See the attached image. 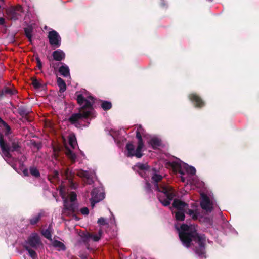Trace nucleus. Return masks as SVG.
<instances>
[{
  "label": "nucleus",
  "mask_w": 259,
  "mask_h": 259,
  "mask_svg": "<svg viewBox=\"0 0 259 259\" xmlns=\"http://www.w3.org/2000/svg\"><path fill=\"white\" fill-rule=\"evenodd\" d=\"M48 38L49 43L53 47L58 48L61 44V38L58 33L53 30L49 31Z\"/></svg>",
  "instance_id": "12"
},
{
  "label": "nucleus",
  "mask_w": 259,
  "mask_h": 259,
  "mask_svg": "<svg viewBox=\"0 0 259 259\" xmlns=\"http://www.w3.org/2000/svg\"><path fill=\"white\" fill-rule=\"evenodd\" d=\"M80 257L81 259H87V256L86 255H80Z\"/></svg>",
  "instance_id": "34"
},
{
  "label": "nucleus",
  "mask_w": 259,
  "mask_h": 259,
  "mask_svg": "<svg viewBox=\"0 0 259 259\" xmlns=\"http://www.w3.org/2000/svg\"><path fill=\"white\" fill-rule=\"evenodd\" d=\"M0 2H1V3H2H2H3V2H4V0H0Z\"/></svg>",
  "instance_id": "42"
},
{
  "label": "nucleus",
  "mask_w": 259,
  "mask_h": 259,
  "mask_svg": "<svg viewBox=\"0 0 259 259\" xmlns=\"http://www.w3.org/2000/svg\"><path fill=\"white\" fill-rule=\"evenodd\" d=\"M32 28L28 26L24 29L25 33L26 36L29 38V40H31L32 37Z\"/></svg>",
  "instance_id": "23"
},
{
  "label": "nucleus",
  "mask_w": 259,
  "mask_h": 259,
  "mask_svg": "<svg viewBox=\"0 0 259 259\" xmlns=\"http://www.w3.org/2000/svg\"><path fill=\"white\" fill-rule=\"evenodd\" d=\"M145 189L147 192L151 190V185L149 182H146Z\"/></svg>",
  "instance_id": "32"
},
{
  "label": "nucleus",
  "mask_w": 259,
  "mask_h": 259,
  "mask_svg": "<svg viewBox=\"0 0 259 259\" xmlns=\"http://www.w3.org/2000/svg\"><path fill=\"white\" fill-rule=\"evenodd\" d=\"M52 67H53L54 69H55V68H56V67H55V66H54V65L53 64H52Z\"/></svg>",
  "instance_id": "41"
},
{
  "label": "nucleus",
  "mask_w": 259,
  "mask_h": 259,
  "mask_svg": "<svg viewBox=\"0 0 259 259\" xmlns=\"http://www.w3.org/2000/svg\"><path fill=\"white\" fill-rule=\"evenodd\" d=\"M189 98L195 104L196 107H200L204 105L203 101L195 94H191L189 96Z\"/></svg>",
  "instance_id": "16"
},
{
  "label": "nucleus",
  "mask_w": 259,
  "mask_h": 259,
  "mask_svg": "<svg viewBox=\"0 0 259 259\" xmlns=\"http://www.w3.org/2000/svg\"><path fill=\"white\" fill-rule=\"evenodd\" d=\"M66 177H68V170L66 172Z\"/></svg>",
  "instance_id": "38"
},
{
  "label": "nucleus",
  "mask_w": 259,
  "mask_h": 259,
  "mask_svg": "<svg viewBox=\"0 0 259 259\" xmlns=\"http://www.w3.org/2000/svg\"><path fill=\"white\" fill-rule=\"evenodd\" d=\"M147 143L153 149H156L160 146L161 140L156 136H150Z\"/></svg>",
  "instance_id": "15"
},
{
  "label": "nucleus",
  "mask_w": 259,
  "mask_h": 259,
  "mask_svg": "<svg viewBox=\"0 0 259 259\" xmlns=\"http://www.w3.org/2000/svg\"><path fill=\"white\" fill-rule=\"evenodd\" d=\"M52 230L50 226L46 229L42 231V235L47 239L52 240Z\"/></svg>",
  "instance_id": "22"
},
{
  "label": "nucleus",
  "mask_w": 259,
  "mask_h": 259,
  "mask_svg": "<svg viewBox=\"0 0 259 259\" xmlns=\"http://www.w3.org/2000/svg\"><path fill=\"white\" fill-rule=\"evenodd\" d=\"M30 172L31 174L34 177H38L40 176L38 170L35 167H30Z\"/></svg>",
  "instance_id": "26"
},
{
  "label": "nucleus",
  "mask_w": 259,
  "mask_h": 259,
  "mask_svg": "<svg viewBox=\"0 0 259 259\" xmlns=\"http://www.w3.org/2000/svg\"><path fill=\"white\" fill-rule=\"evenodd\" d=\"M52 245L55 248H57L58 250H65L66 249V247L65 245L61 242L58 241L57 240H53L52 241Z\"/></svg>",
  "instance_id": "20"
},
{
  "label": "nucleus",
  "mask_w": 259,
  "mask_h": 259,
  "mask_svg": "<svg viewBox=\"0 0 259 259\" xmlns=\"http://www.w3.org/2000/svg\"><path fill=\"white\" fill-rule=\"evenodd\" d=\"M59 72L60 73V75L64 77H70V70L68 66L65 64H63L62 66L59 69Z\"/></svg>",
  "instance_id": "18"
},
{
  "label": "nucleus",
  "mask_w": 259,
  "mask_h": 259,
  "mask_svg": "<svg viewBox=\"0 0 259 259\" xmlns=\"http://www.w3.org/2000/svg\"><path fill=\"white\" fill-rule=\"evenodd\" d=\"M32 84L34 87V88L36 89H39L41 86V85L40 83V82H39V81L37 80V79H34L32 81Z\"/></svg>",
  "instance_id": "28"
},
{
  "label": "nucleus",
  "mask_w": 259,
  "mask_h": 259,
  "mask_svg": "<svg viewBox=\"0 0 259 259\" xmlns=\"http://www.w3.org/2000/svg\"><path fill=\"white\" fill-rule=\"evenodd\" d=\"M52 56L55 60L61 61L65 58V54L62 50L58 49L53 52Z\"/></svg>",
  "instance_id": "17"
},
{
  "label": "nucleus",
  "mask_w": 259,
  "mask_h": 259,
  "mask_svg": "<svg viewBox=\"0 0 259 259\" xmlns=\"http://www.w3.org/2000/svg\"><path fill=\"white\" fill-rule=\"evenodd\" d=\"M4 94H8L10 95H15L17 94V91L14 89L7 88L3 92Z\"/></svg>",
  "instance_id": "25"
},
{
  "label": "nucleus",
  "mask_w": 259,
  "mask_h": 259,
  "mask_svg": "<svg viewBox=\"0 0 259 259\" xmlns=\"http://www.w3.org/2000/svg\"><path fill=\"white\" fill-rule=\"evenodd\" d=\"M80 152V153L84 156V154H83V153L81 151Z\"/></svg>",
  "instance_id": "40"
},
{
  "label": "nucleus",
  "mask_w": 259,
  "mask_h": 259,
  "mask_svg": "<svg viewBox=\"0 0 259 259\" xmlns=\"http://www.w3.org/2000/svg\"><path fill=\"white\" fill-rule=\"evenodd\" d=\"M111 215L113 218V222H114L115 221V217L113 216V214L111 212Z\"/></svg>",
  "instance_id": "37"
},
{
  "label": "nucleus",
  "mask_w": 259,
  "mask_h": 259,
  "mask_svg": "<svg viewBox=\"0 0 259 259\" xmlns=\"http://www.w3.org/2000/svg\"><path fill=\"white\" fill-rule=\"evenodd\" d=\"M110 220H111V223H112V218H111V219H110Z\"/></svg>",
  "instance_id": "43"
},
{
  "label": "nucleus",
  "mask_w": 259,
  "mask_h": 259,
  "mask_svg": "<svg viewBox=\"0 0 259 259\" xmlns=\"http://www.w3.org/2000/svg\"><path fill=\"white\" fill-rule=\"evenodd\" d=\"M77 101L79 104V112L73 114L69 118L70 122L76 127L87 126L89 123V118L95 116L93 105L94 98L85 90L82 89L76 93Z\"/></svg>",
  "instance_id": "2"
},
{
  "label": "nucleus",
  "mask_w": 259,
  "mask_h": 259,
  "mask_svg": "<svg viewBox=\"0 0 259 259\" xmlns=\"http://www.w3.org/2000/svg\"><path fill=\"white\" fill-rule=\"evenodd\" d=\"M143 135L144 129L141 125H139L136 130V138L138 140L136 149H135L134 145L132 143H127L126 146V155L128 157L135 156L137 158H141L143 156L142 152L144 148V143L142 141V136Z\"/></svg>",
  "instance_id": "6"
},
{
  "label": "nucleus",
  "mask_w": 259,
  "mask_h": 259,
  "mask_svg": "<svg viewBox=\"0 0 259 259\" xmlns=\"http://www.w3.org/2000/svg\"><path fill=\"white\" fill-rule=\"evenodd\" d=\"M76 175L79 177L82 178L84 183L88 184H91L93 183V177L95 172L93 170L84 171L83 170H79L77 171Z\"/></svg>",
  "instance_id": "13"
},
{
  "label": "nucleus",
  "mask_w": 259,
  "mask_h": 259,
  "mask_svg": "<svg viewBox=\"0 0 259 259\" xmlns=\"http://www.w3.org/2000/svg\"><path fill=\"white\" fill-rule=\"evenodd\" d=\"M41 217V214L40 213H38L37 215L34 217L33 218H32L30 220L31 224H32V225L36 224L38 222V221L40 220Z\"/></svg>",
  "instance_id": "27"
},
{
  "label": "nucleus",
  "mask_w": 259,
  "mask_h": 259,
  "mask_svg": "<svg viewBox=\"0 0 259 259\" xmlns=\"http://www.w3.org/2000/svg\"><path fill=\"white\" fill-rule=\"evenodd\" d=\"M57 83L59 88V91L60 92H64L66 89V84L64 81L60 77L57 78Z\"/></svg>",
  "instance_id": "21"
},
{
  "label": "nucleus",
  "mask_w": 259,
  "mask_h": 259,
  "mask_svg": "<svg viewBox=\"0 0 259 259\" xmlns=\"http://www.w3.org/2000/svg\"><path fill=\"white\" fill-rule=\"evenodd\" d=\"M23 173L24 174V175H27V174H28V171H27V170H24L23 171Z\"/></svg>",
  "instance_id": "36"
},
{
  "label": "nucleus",
  "mask_w": 259,
  "mask_h": 259,
  "mask_svg": "<svg viewBox=\"0 0 259 259\" xmlns=\"http://www.w3.org/2000/svg\"><path fill=\"white\" fill-rule=\"evenodd\" d=\"M172 207L177 209L174 213L178 221H183L185 219V213L188 214L194 220H197L200 214L197 208L189 209L188 205L179 199H174Z\"/></svg>",
  "instance_id": "4"
},
{
  "label": "nucleus",
  "mask_w": 259,
  "mask_h": 259,
  "mask_svg": "<svg viewBox=\"0 0 259 259\" xmlns=\"http://www.w3.org/2000/svg\"><path fill=\"white\" fill-rule=\"evenodd\" d=\"M101 107L104 110H107L111 108L112 104L110 102L104 101L101 104Z\"/></svg>",
  "instance_id": "24"
},
{
  "label": "nucleus",
  "mask_w": 259,
  "mask_h": 259,
  "mask_svg": "<svg viewBox=\"0 0 259 259\" xmlns=\"http://www.w3.org/2000/svg\"><path fill=\"white\" fill-rule=\"evenodd\" d=\"M102 234V230H100L99 231L98 234H92L88 233L85 235V238L87 240H89L90 239H91L93 240L94 241H98L100 239Z\"/></svg>",
  "instance_id": "19"
},
{
  "label": "nucleus",
  "mask_w": 259,
  "mask_h": 259,
  "mask_svg": "<svg viewBox=\"0 0 259 259\" xmlns=\"http://www.w3.org/2000/svg\"><path fill=\"white\" fill-rule=\"evenodd\" d=\"M5 23V19L3 17H0V25H3Z\"/></svg>",
  "instance_id": "33"
},
{
  "label": "nucleus",
  "mask_w": 259,
  "mask_h": 259,
  "mask_svg": "<svg viewBox=\"0 0 259 259\" xmlns=\"http://www.w3.org/2000/svg\"><path fill=\"white\" fill-rule=\"evenodd\" d=\"M36 61L37 63V66L39 68V69H40L42 67V64L40 59L38 57H37Z\"/></svg>",
  "instance_id": "31"
},
{
  "label": "nucleus",
  "mask_w": 259,
  "mask_h": 259,
  "mask_svg": "<svg viewBox=\"0 0 259 259\" xmlns=\"http://www.w3.org/2000/svg\"><path fill=\"white\" fill-rule=\"evenodd\" d=\"M69 146L65 147V153L67 157L73 162H75L76 159L75 154L72 150L75 149L77 147L76 138L74 134H70L68 136Z\"/></svg>",
  "instance_id": "9"
},
{
  "label": "nucleus",
  "mask_w": 259,
  "mask_h": 259,
  "mask_svg": "<svg viewBox=\"0 0 259 259\" xmlns=\"http://www.w3.org/2000/svg\"><path fill=\"white\" fill-rule=\"evenodd\" d=\"M169 165L175 173L178 172L181 175V180L183 182L186 181V179L184 177L185 174L193 176L196 173V169L194 167L188 165L178 159L169 163ZM187 181L188 182H190V183L194 185H196L194 181L191 182L189 179H187Z\"/></svg>",
  "instance_id": "5"
},
{
  "label": "nucleus",
  "mask_w": 259,
  "mask_h": 259,
  "mask_svg": "<svg viewBox=\"0 0 259 259\" xmlns=\"http://www.w3.org/2000/svg\"><path fill=\"white\" fill-rule=\"evenodd\" d=\"M58 172L57 171H54V177H58Z\"/></svg>",
  "instance_id": "35"
},
{
  "label": "nucleus",
  "mask_w": 259,
  "mask_h": 259,
  "mask_svg": "<svg viewBox=\"0 0 259 259\" xmlns=\"http://www.w3.org/2000/svg\"><path fill=\"white\" fill-rule=\"evenodd\" d=\"M80 212L83 215H88L89 213V210L87 207H84L80 209Z\"/></svg>",
  "instance_id": "30"
},
{
  "label": "nucleus",
  "mask_w": 259,
  "mask_h": 259,
  "mask_svg": "<svg viewBox=\"0 0 259 259\" xmlns=\"http://www.w3.org/2000/svg\"><path fill=\"white\" fill-rule=\"evenodd\" d=\"M92 197L90 202L92 207H94L96 203L102 200L105 198V193L102 187H98L94 188L92 191Z\"/></svg>",
  "instance_id": "10"
},
{
  "label": "nucleus",
  "mask_w": 259,
  "mask_h": 259,
  "mask_svg": "<svg viewBox=\"0 0 259 259\" xmlns=\"http://www.w3.org/2000/svg\"><path fill=\"white\" fill-rule=\"evenodd\" d=\"M22 13L23 8L20 5L11 7L6 10V14L8 18L11 19H18Z\"/></svg>",
  "instance_id": "11"
},
{
  "label": "nucleus",
  "mask_w": 259,
  "mask_h": 259,
  "mask_svg": "<svg viewBox=\"0 0 259 259\" xmlns=\"http://www.w3.org/2000/svg\"><path fill=\"white\" fill-rule=\"evenodd\" d=\"M2 6L1 4H0V13L2 12Z\"/></svg>",
  "instance_id": "39"
},
{
  "label": "nucleus",
  "mask_w": 259,
  "mask_h": 259,
  "mask_svg": "<svg viewBox=\"0 0 259 259\" xmlns=\"http://www.w3.org/2000/svg\"><path fill=\"white\" fill-rule=\"evenodd\" d=\"M42 245L40 239L36 233L31 234L27 240L23 243V247L28 252L29 256L32 259L37 258V254L34 250Z\"/></svg>",
  "instance_id": "7"
},
{
  "label": "nucleus",
  "mask_w": 259,
  "mask_h": 259,
  "mask_svg": "<svg viewBox=\"0 0 259 259\" xmlns=\"http://www.w3.org/2000/svg\"><path fill=\"white\" fill-rule=\"evenodd\" d=\"M135 167L138 169L139 174L145 179H146V175L150 174L153 184L152 188L158 192L157 197L159 201L165 206L169 205L175 196V192L171 187L166 184L158 185V183L162 179V176L159 174V171L155 168L150 170L147 164L141 163L136 164Z\"/></svg>",
  "instance_id": "1"
},
{
  "label": "nucleus",
  "mask_w": 259,
  "mask_h": 259,
  "mask_svg": "<svg viewBox=\"0 0 259 259\" xmlns=\"http://www.w3.org/2000/svg\"><path fill=\"white\" fill-rule=\"evenodd\" d=\"M98 223L100 225H102V226L105 225L107 224L106 220L105 218H102V217H101L98 219Z\"/></svg>",
  "instance_id": "29"
},
{
  "label": "nucleus",
  "mask_w": 259,
  "mask_h": 259,
  "mask_svg": "<svg viewBox=\"0 0 259 259\" xmlns=\"http://www.w3.org/2000/svg\"><path fill=\"white\" fill-rule=\"evenodd\" d=\"M202 197L200 203L202 208L207 212H211L213 209V202H211L208 197L205 195H202Z\"/></svg>",
  "instance_id": "14"
},
{
  "label": "nucleus",
  "mask_w": 259,
  "mask_h": 259,
  "mask_svg": "<svg viewBox=\"0 0 259 259\" xmlns=\"http://www.w3.org/2000/svg\"><path fill=\"white\" fill-rule=\"evenodd\" d=\"M59 192L64 202L63 212L67 214L74 212L77 207L76 203V194L74 192H71L68 196L66 197L65 189L62 187L60 188Z\"/></svg>",
  "instance_id": "8"
},
{
  "label": "nucleus",
  "mask_w": 259,
  "mask_h": 259,
  "mask_svg": "<svg viewBox=\"0 0 259 259\" xmlns=\"http://www.w3.org/2000/svg\"><path fill=\"white\" fill-rule=\"evenodd\" d=\"M175 228L178 231L179 238L185 247H189L193 244L192 242L194 241L199 245V248L196 249V253L199 256L204 254L206 237L204 234L197 233L196 226L184 224L180 227L178 225H175Z\"/></svg>",
  "instance_id": "3"
}]
</instances>
